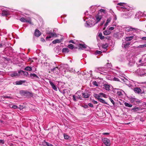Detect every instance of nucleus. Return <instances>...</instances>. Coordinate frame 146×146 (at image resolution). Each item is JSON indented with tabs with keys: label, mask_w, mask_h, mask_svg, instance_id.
<instances>
[{
	"label": "nucleus",
	"mask_w": 146,
	"mask_h": 146,
	"mask_svg": "<svg viewBox=\"0 0 146 146\" xmlns=\"http://www.w3.org/2000/svg\"><path fill=\"white\" fill-rule=\"evenodd\" d=\"M64 139H68L69 137V136L67 135H66V134H64Z\"/></svg>",
	"instance_id": "49530a36"
},
{
	"label": "nucleus",
	"mask_w": 146,
	"mask_h": 146,
	"mask_svg": "<svg viewBox=\"0 0 146 146\" xmlns=\"http://www.w3.org/2000/svg\"><path fill=\"white\" fill-rule=\"evenodd\" d=\"M22 94L27 96H30L31 93L26 91H23L21 92Z\"/></svg>",
	"instance_id": "5701e85b"
},
{
	"label": "nucleus",
	"mask_w": 146,
	"mask_h": 146,
	"mask_svg": "<svg viewBox=\"0 0 146 146\" xmlns=\"http://www.w3.org/2000/svg\"><path fill=\"white\" fill-rule=\"evenodd\" d=\"M5 44L4 43H3V42H2L0 44V47H5Z\"/></svg>",
	"instance_id": "5fc2aeb1"
},
{
	"label": "nucleus",
	"mask_w": 146,
	"mask_h": 146,
	"mask_svg": "<svg viewBox=\"0 0 146 146\" xmlns=\"http://www.w3.org/2000/svg\"><path fill=\"white\" fill-rule=\"evenodd\" d=\"M133 14V12L132 11L126 12L123 13V16L125 18H129L131 17Z\"/></svg>",
	"instance_id": "1a4fd4ad"
},
{
	"label": "nucleus",
	"mask_w": 146,
	"mask_h": 146,
	"mask_svg": "<svg viewBox=\"0 0 146 146\" xmlns=\"http://www.w3.org/2000/svg\"><path fill=\"white\" fill-rule=\"evenodd\" d=\"M24 70L27 71H31L32 70V68L31 66H27L25 68Z\"/></svg>",
	"instance_id": "72a5a7b5"
},
{
	"label": "nucleus",
	"mask_w": 146,
	"mask_h": 146,
	"mask_svg": "<svg viewBox=\"0 0 146 146\" xmlns=\"http://www.w3.org/2000/svg\"><path fill=\"white\" fill-rule=\"evenodd\" d=\"M78 91L76 93L75 95H73V99L74 101H76L77 100L79 99L80 100H82V98L80 97V96H79L78 95V96H76V94L77 93H78Z\"/></svg>",
	"instance_id": "4468645a"
},
{
	"label": "nucleus",
	"mask_w": 146,
	"mask_h": 146,
	"mask_svg": "<svg viewBox=\"0 0 146 146\" xmlns=\"http://www.w3.org/2000/svg\"><path fill=\"white\" fill-rule=\"evenodd\" d=\"M137 57L135 55L131 56L128 60V64L130 66H133L135 64V61Z\"/></svg>",
	"instance_id": "20e7f679"
},
{
	"label": "nucleus",
	"mask_w": 146,
	"mask_h": 146,
	"mask_svg": "<svg viewBox=\"0 0 146 146\" xmlns=\"http://www.w3.org/2000/svg\"><path fill=\"white\" fill-rule=\"evenodd\" d=\"M141 12H138L137 13L135 16V18H138L139 19L140 18L141 16L140 15L141 14Z\"/></svg>",
	"instance_id": "f704fd0d"
},
{
	"label": "nucleus",
	"mask_w": 146,
	"mask_h": 146,
	"mask_svg": "<svg viewBox=\"0 0 146 146\" xmlns=\"http://www.w3.org/2000/svg\"><path fill=\"white\" fill-rule=\"evenodd\" d=\"M0 143H2L3 144H4V141L3 140H0Z\"/></svg>",
	"instance_id": "bf43d9fd"
},
{
	"label": "nucleus",
	"mask_w": 146,
	"mask_h": 146,
	"mask_svg": "<svg viewBox=\"0 0 146 146\" xmlns=\"http://www.w3.org/2000/svg\"><path fill=\"white\" fill-rule=\"evenodd\" d=\"M116 27V25H113V27H110L109 29V30L110 31H112L113 30L115 27Z\"/></svg>",
	"instance_id": "79ce46f5"
},
{
	"label": "nucleus",
	"mask_w": 146,
	"mask_h": 146,
	"mask_svg": "<svg viewBox=\"0 0 146 146\" xmlns=\"http://www.w3.org/2000/svg\"><path fill=\"white\" fill-rule=\"evenodd\" d=\"M103 135H109V133H103Z\"/></svg>",
	"instance_id": "69168bd1"
},
{
	"label": "nucleus",
	"mask_w": 146,
	"mask_h": 146,
	"mask_svg": "<svg viewBox=\"0 0 146 146\" xmlns=\"http://www.w3.org/2000/svg\"><path fill=\"white\" fill-rule=\"evenodd\" d=\"M41 40L43 42L45 41L44 39L43 38H41Z\"/></svg>",
	"instance_id": "774afa93"
},
{
	"label": "nucleus",
	"mask_w": 146,
	"mask_h": 146,
	"mask_svg": "<svg viewBox=\"0 0 146 146\" xmlns=\"http://www.w3.org/2000/svg\"><path fill=\"white\" fill-rule=\"evenodd\" d=\"M20 20L21 21L25 22H27V23L30 24H31V21L30 18H28L26 19L24 17H22L20 19Z\"/></svg>",
	"instance_id": "ddd939ff"
},
{
	"label": "nucleus",
	"mask_w": 146,
	"mask_h": 146,
	"mask_svg": "<svg viewBox=\"0 0 146 146\" xmlns=\"http://www.w3.org/2000/svg\"><path fill=\"white\" fill-rule=\"evenodd\" d=\"M134 92L138 94H142V90L141 89L139 88H135L134 89Z\"/></svg>",
	"instance_id": "f3484780"
},
{
	"label": "nucleus",
	"mask_w": 146,
	"mask_h": 146,
	"mask_svg": "<svg viewBox=\"0 0 146 146\" xmlns=\"http://www.w3.org/2000/svg\"><path fill=\"white\" fill-rule=\"evenodd\" d=\"M18 72L19 74H23L25 76H27L29 74V73L28 72L22 70H19Z\"/></svg>",
	"instance_id": "a878e982"
},
{
	"label": "nucleus",
	"mask_w": 146,
	"mask_h": 146,
	"mask_svg": "<svg viewBox=\"0 0 146 146\" xmlns=\"http://www.w3.org/2000/svg\"><path fill=\"white\" fill-rule=\"evenodd\" d=\"M109 100H110V101L112 103V104H113V105L114 106L115 104V103L114 101L110 98H109Z\"/></svg>",
	"instance_id": "3c124183"
},
{
	"label": "nucleus",
	"mask_w": 146,
	"mask_h": 146,
	"mask_svg": "<svg viewBox=\"0 0 146 146\" xmlns=\"http://www.w3.org/2000/svg\"><path fill=\"white\" fill-rule=\"evenodd\" d=\"M82 96L85 98H88L89 97V95L87 93H83L82 94Z\"/></svg>",
	"instance_id": "c9c22d12"
},
{
	"label": "nucleus",
	"mask_w": 146,
	"mask_h": 146,
	"mask_svg": "<svg viewBox=\"0 0 146 146\" xmlns=\"http://www.w3.org/2000/svg\"><path fill=\"white\" fill-rule=\"evenodd\" d=\"M131 42H129L127 41L123 42L122 45V47L126 49L129 46Z\"/></svg>",
	"instance_id": "2eb2a0df"
},
{
	"label": "nucleus",
	"mask_w": 146,
	"mask_h": 146,
	"mask_svg": "<svg viewBox=\"0 0 146 146\" xmlns=\"http://www.w3.org/2000/svg\"><path fill=\"white\" fill-rule=\"evenodd\" d=\"M123 92V90L119 89H117V94L119 96H121L122 95V92Z\"/></svg>",
	"instance_id": "7c9ffc66"
},
{
	"label": "nucleus",
	"mask_w": 146,
	"mask_h": 146,
	"mask_svg": "<svg viewBox=\"0 0 146 146\" xmlns=\"http://www.w3.org/2000/svg\"><path fill=\"white\" fill-rule=\"evenodd\" d=\"M5 98H11L12 97H10V96H5Z\"/></svg>",
	"instance_id": "0e129e2a"
},
{
	"label": "nucleus",
	"mask_w": 146,
	"mask_h": 146,
	"mask_svg": "<svg viewBox=\"0 0 146 146\" xmlns=\"http://www.w3.org/2000/svg\"><path fill=\"white\" fill-rule=\"evenodd\" d=\"M125 30L128 32L133 31L134 32L137 33L139 32L140 30L136 28H133L130 26L125 27L124 28Z\"/></svg>",
	"instance_id": "39448f33"
},
{
	"label": "nucleus",
	"mask_w": 146,
	"mask_h": 146,
	"mask_svg": "<svg viewBox=\"0 0 146 146\" xmlns=\"http://www.w3.org/2000/svg\"><path fill=\"white\" fill-rule=\"evenodd\" d=\"M41 35V33L38 29H36L35 32V35L37 37H38L40 36Z\"/></svg>",
	"instance_id": "a211bd4d"
},
{
	"label": "nucleus",
	"mask_w": 146,
	"mask_h": 146,
	"mask_svg": "<svg viewBox=\"0 0 146 146\" xmlns=\"http://www.w3.org/2000/svg\"><path fill=\"white\" fill-rule=\"evenodd\" d=\"M78 46L79 49H86L87 50L90 49L89 47L84 44H79Z\"/></svg>",
	"instance_id": "6e6552de"
},
{
	"label": "nucleus",
	"mask_w": 146,
	"mask_h": 146,
	"mask_svg": "<svg viewBox=\"0 0 146 146\" xmlns=\"http://www.w3.org/2000/svg\"><path fill=\"white\" fill-rule=\"evenodd\" d=\"M94 96L97 99H98V100L99 99L101 98H100L101 96H100V93L98 94H94Z\"/></svg>",
	"instance_id": "c85d7f7f"
},
{
	"label": "nucleus",
	"mask_w": 146,
	"mask_h": 146,
	"mask_svg": "<svg viewBox=\"0 0 146 146\" xmlns=\"http://www.w3.org/2000/svg\"><path fill=\"white\" fill-rule=\"evenodd\" d=\"M99 101L103 103L107 104V103L104 100L101 98L99 99Z\"/></svg>",
	"instance_id": "ea45409f"
},
{
	"label": "nucleus",
	"mask_w": 146,
	"mask_h": 146,
	"mask_svg": "<svg viewBox=\"0 0 146 146\" xmlns=\"http://www.w3.org/2000/svg\"><path fill=\"white\" fill-rule=\"evenodd\" d=\"M68 65L67 64H61L60 66V67L59 69L58 67H56V68H53V70L54 71L56 69L59 70V71H60L63 70V69H66L67 70H68Z\"/></svg>",
	"instance_id": "423d86ee"
},
{
	"label": "nucleus",
	"mask_w": 146,
	"mask_h": 146,
	"mask_svg": "<svg viewBox=\"0 0 146 146\" xmlns=\"http://www.w3.org/2000/svg\"><path fill=\"white\" fill-rule=\"evenodd\" d=\"M93 84L95 86H98V83L96 81H94V82H93Z\"/></svg>",
	"instance_id": "09e8293b"
},
{
	"label": "nucleus",
	"mask_w": 146,
	"mask_h": 146,
	"mask_svg": "<svg viewBox=\"0 0 146 146\" xmlns=\"http://www.w3.org/2000/svg\"><path fill=\"white\" fill-rule=\"evenodd\" d=\"M70 43H74V41L73 40H70L69 41Z\"/></svg>",
	"instance_id": "338daca9"
},
{
	"label": "nucleus",
	"mask_w": 146,
	"mask_h": 146,
	"mask_svg": "<svg viewBox=\"0 0 146 146\" xmlns=\"http://www.w3.org/2000/svg\"><path fill=\"white\" fill-rule=\"evenodd\" d=\"M111 33V31H110L109 30L107 31L106 30L104 31L103 33L104 35H110Z\"/></svg>",
	"instance_id": "473e14b6"
},
{
	"label": "nucleus",
	"mask_w": 146,
	"mask_h": 146,
	"mask_svg": "<svg viewBox=\"0 0 146 146\" xmlns=\"http://www.w3.org/2000/svg\"><path fill=\"white\" fill-rule=\"evenodd\" d=\"M141 39L143 40H146V37H142Z\"/></svg>",
	"instance_id": "e2e57ef3"
},
{
	"label": "nucleus",
	"mask_w": 146,
	"mask_h": 146,
	"mask_svg": "<svg viewBox=\"0 0 146 146\" xmlns=\"http://www.w3.org/2000/svg\"><path fill=\"white\" fill-rule=\"evenodd\" d=\"M106 66L108 68H110L111 67V63H107Z\"/></svg>",
	"instance_id": "603ef678"
},
{
	"label": "nucleus",
	"mask_w": 146,
	"mask_h": 146,
	"mask_svg": "<svg viewBox=\"0 0 146 146\" xmlns=\"http://www.w3.org/2000/svg\"><path fill=\"white\" fill-rule=\"evenodd\" d=\"M9 14V11L7 10H3L2 12V15L3 16H6Z\"/></svg>",
	"instance_id": "aec40b11"
},
{
	"label": "nucleus",
	"mask_w": 146,
	"mask_h": 146,
	"mask_svg": "<svg viewBox=\"0 0 146 146\" xmlns=\"http://www.w3.org/2000/svg\"><path fill=\"white\" fill-rule=\"evenodd\" d=\"M82 106L85 108H88V106L86 104L82 105Z\"/></svg>",
	"instance_id": "864d4df0"
},
{
	"label": "nucleus",
	"mask_w": 146,
	"mask_h": 146,
	"mask_svg": "<svg viewBox=\"0 0 146 146\" xmlns=\"http://www.w3.org/2000/svg\"><path fill=\"white\" fill-rule=\"evenodd\" d=\"M125 106L127 107H131L132 106V105L131 104H130L129 103L127 102H125L124 103Z\"/></svg>",
	"instance_id": "4c0bfd02"
},
{
	"label": "nucleus",
	"mask_w": 146,
	"mask_h": 146,
	"mask_svg": "<svg viewBox=\"0 0 146 146\" xmlns=\"http://www.w3.org/2000/svg\"><path fill=\"white\" fill-rule=\"evenodd\" d=\"M121 76L122 77V78L119 77V78L114 77L113 79V80L114 81H120L122 82H123V81H122L121 79V78H122L123 77H122V76Z\"/></svg>",
	"instance_id": "cd10ccee"
},
{
	"label": "nucleus",
	"mask_w": 146,
	"mask_h": 146,
	"mask_svg": "<svg viewBox=\"0 0 146 146\" xmlns=\"http://www.w3.org/2000/svg\"><path fill=\"white\" fill-rule=\"evenodd\" d=\"M46 145L47 146H54L52 144L44 141Z\"/></svg>",
	"instance_id": "37998d69"
},
{
	"label": "nucleus",
	"mask_w": 146,
	"mask_h": 146,
	"mask_svg": "<svg viewBox=\"0 0 146 146\" xmlns=\"http://www.w3.org/2000/svg\"><path fill=\"white\" fill-rule=\"evenodd\" d=\"M30 76L33 79H37L38 78V77L35 74H31Z\"/></svg>",
	"instance_id": "b1692460"
},
{
	"label": "nucleus",
	"mask_w": 146,
	"mask_h": 146,
	"mask_svg": "<svg viewBox=\"0 0 146 146\" xmlns=\"http://www.w3.org/2000/svg\"><path fill=\"white\" fill-rule=\"evenodd\" d=\"M98 36L100 37V38L101 39H103L104 38V37L102 36V34L101 33H100L98 34Z\"/></svg>",
	"instance_id": "58836bf2"
},
{
	"label": "nucleus",
	"mask_w": 146,
	"mask_h": 146,
	"mask_svg": "<svg viewBox=\"0 0 146 146\" xmlns=\"http://www.w3.org/2000/svg\"><path fill=\"white\" fill-rule=\"evenodd\" d=\"M62 41V40L61 39H56L52 41V43L54 44L57 43H59L60 42Z\"/></svg>",
	"instance_id": "bb28decb"
},
{
	"label": "nucleus",
	"mask_w": 146,
	"mask_h": 146,
	"mask_svg": "<svg viewBox=\"0 0 146 146\" xmlns=\"http://www.w3.org/2000/svg\"><path fill=\"white\" fill-rule=\"evenodd\" d=\"M49 82L51 86H52L53 89L56 91H57V89L53 83L51 81H49Z\"/></svg>",
	"instance_id": "412c9836"
},
{
	"label": "nucleus",
	"mask_w": 146,
	"mask_h": 146,
	"mask_svg": "<svg viewBox=\"0 0 146 146\" xmlns=\"http://www.w3.org/2000/svg\"><path fill=\"white\" fill-rule=\"evenodd\" d=\"M19 74H18L17 72H13L10 73L9 75L12 77H16L18 76Z\"/></svg>",
	"instance_id": "4be33fe9"
},
{
	"label": "nucleus",
	"mask_w": 146,
	"mask_h": 146,
	"mask_svg": "<svg viewBox=\"0 0 146 146\" xmlns=\"http://www.w3.org/2000/svg\"><path fill=\"white\" fill-rule=\"evenodd\" d=\"M102 141L104 144L106 146H109L110 145V140L106 138H104L102 139Z\"/></svg>",
	"instance_id": "9d476101"
},
{
	"label": "nucleus",
	"mask_w": 146,
	"mask_h": 146,
	"mask_svg": "<svg viewBox=\"0 0 146 146\" xmlns=\"http://www.w3.org/2000/svg\"><path fill=\"white\" fill-rule=\"evenodd\" d=\"M16 83L17 84L20 85V84H22L23 83V82H22V81H17L16 82Z\"/></svg>",
	"instance_id": "8fccbe9b"
},
{
	"label": "nucleus",
	"mask_w": 146,
	"mask_h": 146,
	"mask_svg": "<svg viewBox=\"0 0 146 146\" xmlns=\"http://www.w3.org/2000/svg\"><path fill=\"white\" fill-rule=\"evenodd\" d=\"M88 105L91 107H93V105L91 103H89Z\"/></svg>",
	"instance_id": "680f3d73"
},
{
	"label": "nucleus",
	"mask_w": 146,
	"mask_h": 146,
	"mask_svg": "<svg viewBox=\"0 0 146 146\" xmlns=\"http://www.w3.org/2000/svg\"><path fill=\"white\" fill-rule=\"evenodd\" d=\"M133 39L136 40L137 39V36H135L134 35H133L131 36L125 37V39L126 41L128 42L129 41H131Z\"/></svg>",
	"instance_id": "f8f14e48"
},
{
	"label": "nucleus",
	"mask_w": 146,
	"mask_h": 146,
	"mask_svg": "<svg viewBox=\"0 0 146 146\" xmlns=\"http://www.w3.org/2000/svg\"><path fill=\"white\" fill-rule=\"evenodd\" d=\"M57 36L56 34L54 33H50L48 34V36L46 38V39L47 40L48 38H50L51 37H56Z\"/></svg>",
	"instance_id": "dca6fc26"
},
{
	"label": "nucleus",
	"mask_w": 146,
	"mask_h": 146,
	"mask_svg": "<svg viewBox=\"0 0 146 146\" xmlns=\"http://www.w3.org/2000/svg\"><path fill=\"white\" fill-rule=\"evenodd\" d=\"M102 16L99 13L96 15L94 17H90L88 21H86L85 26L86 27H90L93 26L97 24L102 19Z\"/></svg>",
	"instance_id": "f257e3e1"
},
{
	"label": "nucleus",
	"mask_w": 146,
	"mask_h": 146,
	"mask_svg": "<svg viewBox=\"0 0 146 146\" xmlns=\"http://www.w3.org/2000/svg\"><path fill=\"white\" fill-rule=\"evenodd\" d=\"M12 108L14 109H16L18 107L16 105H13L12 107Z\"/></svg>",
	"instance_id": "4d7b16f0"
},
{
	"label": "nucleus",
	"mask_w": 146,
	"mask_h": 146,
	"mask_svg": "<svg viewBox=\"0 0 146 146\" xmlns=\"http://www.w3.org/2000/svg\"><path fill=\"white\" fill-rule=\"evenodd\" d=\"M138 74L141 76H146V69H140L138 73Z\"/></svg>",
	"instance_id": "9b49d317"
},
{
	"label": "nucleus",
	"mask_w": 146,
	"mask_h": 146,
	"mask_svg": "<svg viewBox=\"0 0 146 146\" xmlns=\"http://www.w3.org/2000/svg\"><path fill=\"white\" fill-rule=\"evenodd\" d=\"M100 13V15L102 16V15H103L104 14H105L106 13V11L105 10L102 9H101L99 10V12L98 13Z\"/></svg>",
	"instance_id": "393cba45"
},
{
	"label": "nucleus",
	"mask_w": 146,
	"mask_h": 146,
	"mask_svg": "<svg viewBox=\"0 0 146 146\" xmlns=\"http://www.w3.org/2000/svg\"><path fill=\"white\" fill-rule=\"evenodd\" d=\"M93 103L94 104H98V102L97 101H95L94 100H93L92 101Z\"/></svg>",
	"instance_id": "13d9d810"
},
{
	"label": "nucleus",
	"mask_w": 146,
	"mask_h": 146,
	"mask_svg": "<svg viewBox=\"0 0 146 146\" xmlns=\"http://www.w3.org/2000/svg\"><path fill=\"white\" fill-rule=\"evenodd\" d=\"M140 48H143L146 47V44H145L141 45L140 46Z\"/></svg>",
	"instance_id": "6e6d98bb"
},
{
	"label": "nucleus",
	"mask_w": 146,
	"mask_h": 146,
	"mask_svg": "<svg viewBox=\"0 0 146 146\" xmlns=\"http://www.w3.org/2000/svg\"><path fill=\"white\" fill-rule=\"evenodd\" d=\"M138 109H138V108H136V107H135V108H133V109L132 110H134V111H137Z\"/></svg>",
	"instance_id": "052dcab7"
},
{
	"label": "nucleus",
	"mask_w": 146,
	"mask_h": 146,
	"mask_svg": "<svg viewBox=\"0 0 146 146\" xmlns=\"http://www.w3.org/2000/svg\"><path fill=\"white\" fill-rule=\"evenodd\" d=\"M111 19L112 17H110L108 18L106 22L104 24V26L105 27H107V26L108 25V23L110 22Z\"/></svg>",
	"instance_id": "6ab92c4d"
},
{
	"label": "nucleus",
	"mask_w": 146,
	"mask_h": 146,
	"mask_svg": "<svg viewBox=\"0 0 146 146\" xmlns=\"http://www.w3.org/2000/svg\"><path fill=\"white\" fill-rule=\"evenodd\" d=\"M62 52L64 53H67L69 52V50L67 48H63Z\"/></svg>",
	"instance_id": "c756f323"
},
{
	"label": "nucleus",
	"mask_w": 146,
	"mask_h": 146,
	"mask_svg": "<svg viewBox=\"0 0 146 146\" xmlns=\"http://www.w3.org/2000/svg\"><path fill=\"white\" fill-rule=\"evenodd\" d=\"M122 81H123V82L127 85L131 89H132L134 87V82L131 81V82L129 81L128 80L125 78L124 77H123L121 78Z\"/></svg>",
	"instance_id": "7ed1b4c3"
},
{
	"label": "nucleus",
	"mask_w": 146,
	"mask_h": 146,
	"mask_svg": "<svg viewBox=\"0 0 146 146\" xmlns=\"http://www.w3.org/2000/svg\"><path fill=\"white\" fill-rule=\"evenodd\" d=\"M100 94L101 97H104V98H106V97H107L106 95L105 94H104L102 93H100Z\"/></svg>",
	"instance_id": "a19ab883"
},
{
	"label": "nucleus",
	"mask_w": 146,
	"mask_h": 146,
	"mask_svg": "<svg viewBox=\"0 0 146 146\" xmlns=\"http://www.w3.org/2000/svg\"><path fill=\"white\" fill-rule=\"evenodd\" d=\"M108 44L107 43H105L102 45V48L106 49L108 46Z\"/></svg>",
	"instance_id": "e433bc0d"
},
{
	"label": "nucleus",
	"mask_w": 146,
	"mask_h": 146,
	"mask_svg": "<svg viewBox=\"0 0 146 146\" xmlns=\"http://www.w3.org/2000/svg\"><path fill=\"white\" fill-rule=\"evenodd\" d=\"M68 47L71 49H73L74 48L72 44H70L68 45Z\"/></svg>",
	"instance_id": "a18cd8bd"
},
{
	"label": "nucleus",
	"mask_w": 146,
	"mask_h": 146,
	"mask_svg": "<svg viewBox=\"0 0 146 146\" xmlns=\"http://www.w3.org/2000/svg\"><path fill=\"white\" fill-rule=\"evenodd\" d=\"M136 100V99L134 98H131L130 99V101L132 102H134Z\"/></svg>",
	"instance_id": "de8ad7c7"
},
{
	"label": "nucleus",
	"mask_w": 146,
	"mask_h": 146,
	"mask_svg": "<svg viewBox=\"0 0 146 146\" xmlns=\"http://www.w3.org/2000/svg\"><path fill=\"white\" fill-rule=\"evenodd\" d=\"M120 6H117V9L120 11H127L131 10L132 7L127 6L126 4L124 3H120L117 4Z\"/></svg>",
	"instance_id": "f03ea898"
},
{
	"label": "nucleus",
	"mask_w": 146,
	"mask_h": 146,
	"mask_svg": "<svg viewBox=\"0 0 146 146\" xmlns=\"http://www.w3.org/2000/svg\"><path fill=\"white\" fill-rule=\"evenodd\" d=\"M102 53V52L100 51L96 50L95 52L96 54H100Z\"/></svg>",
	"instance_id": "c03bdc74"
},
{
	"label": "nucleus",
	"mask_w": 146,
	"mask_h": 146,
	"mask_svg": "<svg viewBox=\"0 0 146 146\" xmlns=\"http://www.w3.org/2000/svg\"><path fill=\"white\" fill-rule=\"evenodd\" d=\"M124 33L122 32H117L113 34V36L115 38H119L122 37Z\"/></svg>",
	"instance_id": "0eeeda50"
},
{
	"label": "nucleus",
	"mask_w": 146,
	"mask_h": 146,
	"mask_svg": "<svg viewBox=\"0 0 146 146\" xmlns=\"http://www.w3.org/2000/svg\"><path fill=\"white\" fill-rule=\"evenodd\" d=\"M104 88L105 89L107 90H110V86L108 84H105L104 85Z\"/></svg>",
	"instance_id": "2f4dec72"
}]
</instances>
